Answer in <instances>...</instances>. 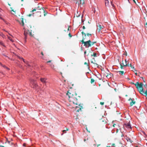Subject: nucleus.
Returning a JSON list of instances; mask_svg holds the SVG:
<instances>
[{"label":"nucleus","instance_id":"obj_1","mask_svg":"<svg viewBox=\"0 0 147 147\" xmlns=\"http://www.w3.org/2000/svg\"><path fill=\"white\" fill-rule=\"evenodd\" d=\"M135 85L140 94L145 96H147V90H146V91L144 90L143 88V84L142 83H139L137 82L135 84Z\"/></svg>","mask_w":147,"mask_h":147},{"label":"nucleus","instance_id":"obj_2","mask_svg":"<svg viewBox=\"0 0 147 147\" xmlns=\"http://www.w3.org/2000/svg\"><path fill=\"white\" fill-rule=\"evenodd\" d=\"M67 95L68 96L69 101L72 102L74 104L77 105L78 104V100L77 98L73 95H71V93L68 92L67 94Z\"/></svg>","mask_w":147,"mask_h":147},{"label":"nucleus","instance_id":"obj_3","mask_svg":"<svg viewBox=\"0 0 147 147\" xmlns=\"http://www.w3.org/2000/svg\"><path fill=\"white\" fill-rule=\"evenodd\" d=\"M84 39H83L82 42V43L84 44V45L85 46L86 48H88L89 47H91L94 44V42H92L90 40L86 42L84 41Z\"/></svg>","mask_w":147,"mask_h":147},{"label":"nucleus","instance_id":"obj_4","mask_svg":"<svg viewBox=\"0 0 147 147\" xmlns=\"http://www.w3.org/2000/svg\"><path fill=\"white\" fill-rule=\"evenodd\" d=\"M30 83L32 85L31 86L34 88H36L38 87V85L36 80L33 79H30Z\"/></svg>","mask_w":147,"mask_h":147},{"label":"nucleus","instance_id":"obj_5","mask_svg":"<svg viewBox=\"0 0 147 147\" xmlns=\"http://www.w3.org/2000/svg\"><path fill=\"white\" fill-rule=\"evenodd\" d=\"M43 8H44V7H42V5L40 4H39L38 5V6L37 7L33 9L32 11L34 12L36 11H37V10H40V11H41V10Z\"/></svg>","mask_w":147,"mask_h":147},{"label":"nucleus","instance_id":"obj_6","mask_svg":"<svg viewBox=\"0 0 147 147\" xmlns=\"http://www.w3.org/2000/svg\"><path fill=\"white\" fill-rule=\"evenodd\" d=\"M28 34H29L30 35L32 34L31 32L28 30H26L25 29L24 30V34L25 36V38L26 40L27 37V35Z\"/></svg>","mask_w":147,"mask_h":147},{"label":"nucleus","instance_id":"obj_7","mask_svg":"<svg viewBox=\"0 0 147 147\" xmlns=\"http://www.w3.org/2000/svg\"><path fill=\"white\" fill-rule=\"evenodd\" d=\"M123 127L125 129L126 127L127 129H131V127L129 123H125L123 125Z\"/></svg>","mask_w":147,"mask_h":147},{"label":"nucleus","instance_id":"obj_8","mask_svg":"<svg viewBox=\"0 0 147 147\" xmlns=\"http://www.w3.org/2000/svg\"><path fill=\"white\" fill-rule=\"evenodd\" d=\"M125 64H123V65H122L121 64V69H122L123 68V67H124L126 66H129V63L128 61H127V60L126 59L125 60Z\"/></svg>","mask_w":147,"mask_h":147},{"label":"nucleus","instance_id":"obj_9","mask_svg":"<svg viewBox=\"0 0 147 147\" xmlns=\"http://www.w3.org/2000/svg\"><path fill=\"white\" fill-rule=\"evenodd\" d=\"M98 29H99V31L100 30H101L103 28L104 26L101 23H99L97 25Z\"/></svg>","mask_w":147,"mask_h":147},{"label":"nucleus","instance_id":"obj_10","mask_svg":"<svg viewBox=\"0 0 147 147\" xmlns=\"http://www.w3.org/2000/svg\"><path fill=\"white\" fill-rule=\"evenodd\" d=\"M130 100H131V101L130 102V106H131L135 103V101H134V100L133 98L131 99V98H130L129 100L130 101Z\"/></svg>","mask_w":147,"mask_h":147},{"label":"nucleus","instance_id":"obj_11","mask_svg":"<svg viewBox=\"0 0 147 147\" xmlns=\"http://www.w3.org/2000/svg\"><path fill=\"white\" fill-rule=\"evenodd\" d=\"M38 13H44V16H45L46 14L47 13V12L45 10L44 8H43L41 10V11H38Z\"/></svg>","mask_w":147,"mask_h":147},{"label":"nucleus","instance_id":"obj_12","mask_svg":"<svg viewBox=\"0 0 147 147\" xmlns=\"http://www.w3.org/2000/svg\"><path fill=\"white\" fill-rule=\"evenodd\" d=\"M47 79L45 78H41L40 80L43 83H46V80Z\"/></svg>","mask_w":147,"mask_h":147},{"label":"nucleus","instance_id":"obj_13","mask_svg":"<svg viewBox=\"0 0 147 147\" xmlns=\"http://www.w3.org/2000/svg\"><path fill=\"white\" fill-rule=\"evenodd\" d=\"M125 138L127 142H130L131 143H132V141L131 140V139L129 138L126 136Z\"/></svg>","mask_w":147,"mask_h":147},{"label":"nucleus","instance_id":"obj_14","mask_svg":"<svg viewBox=\"0 0 147 147\" xmlns=\"http://www.w3.org/2000/svg\"><path fill=\"white\" fill-rule=\"evenodd\" d=\"M115 145L114 144H112L111 143H109L108 144L107 147H112L114 146Z\"/></svg>","mask_w":147,"mask_h":147},{"label":"nucleus","instance_id":"obj_15","mask_svg":"<svg viewBox=\"0 0 147 147\" xmlns=\"http://www.w3.org/2000/svg\"><path fill=\"white\" fill-rule=\"evenodd\" d=\"M118 72L119 73L120 75L122 76L123 75L125 74V72L123 71H119Z\"/></svg>","mask_w":147,"mask_h":147},{"label":"nucleus","instance_id":"obj_16","mask_svg":"<svg viewBox=\"0 0 147 147\" xmlns=\"http://www.w3.org/2000/svg\"><path fill=\"white\" fill-rule=\"evenodd\" d=\"M82 35H84V36H86V35H87L88 36H89V35H91V34H89V33H88L87 34H85L84 32H82Z\"/></svg>","mask_w":147,"mask_h":147},{"label":"nucleus","instance_id":"obj_17","mask_svg":"<svg viewBox=\"0 0 147 147\" xmlns=\"http://www.w3.org/2000/svg\"><path fill=\"white\" fill-rule=\"evenodd\" d=\"M18 57L19 59H22L24 63L26 62V61L22 57H20V56H18Z\"/></svg>","mask_w":147,"mask_h":147},{"label":"nucleus","instance_id":"obj_18","mask_svg":"<svg viewBox=\"0 0 147 147\" xmlns=\"http://www.w3.org/2000/svg\"><path fill=\"white\" fill-rule=\"evenodd\" d=\"M0 45L3 46L4 47H5V45H4L3 43L0 40Z\"/></svg>","mask_w":147,"mask_h":147},{"label":"nucleus","instance_id":"obj_19","mask_svg":"<svg viewBox=\"0 0 147 147\" xmlns=\"http://www.w3.org/2000/svg\"><path fill=\"white\" fill-rule=\"evenodd\" d=\"M69 130V129H67V130H63L62 131L63 132V133H62L61 134V135H62L64 133H65L66 132V131L67 130Z\"/></svg>","mask_w":147,"mask_h":147},{"label":"nucleus","instance_id":"obj_20","mask_svg":"<svg viewBox=\"0 0 147 147\" xmlns=\"http://www.w3.org/2000/svg\"><path fill=\"white\" fill-rule=\"evenodd\" d=\"M36 11V13H37V15L39 17H40L41 16V13H40V12L39 13H38V11Z\"/></svg>","mask_w":147,"mask_h":147},{"label":"nucleus","instance_id":"obj_21","mask_svg":"<svg viewBox=\"0 0 147 147\" xmlns=\"http://www.w3.org/2000/svg\"><path fill=\"white\" fill-rule=\"evenodd\" d=\"M111 77V75L110 74H108L107 76H106V77L108 78H110Z\"/></svg>","mask_w":147,"mask_h":147},{"label":"nucleus","instance_id":"obj_22","mask_svg":"<svg viewBox=\"0 0 147 147\" xmlns=\"http://www.w3.org/2000/svg\"><path fill=\"white\" fill-rule=\"evenodd\" d=\"M26 62L25 63L26 64V66L27 67H29L30 66V64L29 63L27 62V61H26Z\"/></svg>","mask_w":147,"mask_h":147},{"label":"nucleus","instance_id":"obj_23","mask_svg":"<svg viewBox=\"0 0 147 147\" xmlns=\"http://www.w3.org/2000/svg\"><path fill=\"white\" fill-rule=\"evenodd\" d=\"M109 3V1L108 0H105V4L106 6H107V5Z\"/></svg>","mask_w":147,"mask_h":147},{"label":"nucleus","instance_id":"obj_24","mask_svg":"<svg viewBox=\"0 0 147 147\" xmlns=\"http://www.w3.org/2000/svg\"><path fill=\"white\" fill-rule=\"evenodd\" d=\"M129 67H130L131 68L133 69H135L134 67V66H133L131 64V63H130V64H129Z\"/></svg>","mask_w":147,"mask_h":147},{"label":"nucleus","instance_id":"obj_25","mask_svg":"<svg viewBox=\"0 0 147 147\" xmlns=\"http://www.w3.org/2000/svg\"><path fill=\"white\" fill-rule=\"evenodd\" d=\"M93 53V55H91V56H92L93 55L94 57H97L96 53Z\"/></svg>","mask_w":147,"mask_h":147},{"label":"nucleus","instance_id":"obj_26","mask_svg":"<svg viewBox=\"0 0 147 147\" xmlns=\"http://www.w3.org/2000/svg\"><path fill=\"white\" fill-rule=\"evenodd\" d=\"M8 39L12 42H13L14 41L11 39V38L10 37H8Z\"/></svg>","mask_w":147,"mask_h":147},{"label":"nucleus","instance_id":"obj_27","mask_svg":"<svg viewBox=\"0 0 147 147\" xmlns=\"http://www.w3.org/2000/svg\"><path fill=\"white\" fill-rule=\"evenodd\" d=\"M80 1V4H83L84 3V1H82V0H79Z\"/></svg>","mask_w":147,"mask_h":147},{"label":"nucleus","instance_id":"obj_28","mask_svg":"<svg viewBox=\"0 0 147 147\" xmlns=\"http://www.w3.org/2000/svg\"><path fill=\"white\" fill-rule=\"evenodd\" d=\"M94 79H91V83H93L94 82Z\"/></svg>","mask_w":147,"mask_h":147},{"label":"nucleus","instance_id":"obj_29","mask_svg":"<svg viewBox=\"0 0 147 147\" xmlns=\"http://www.w3.org/2000/svg\"><path fill=\"white\" fill-rule=\"evenodd\" d=\"M15 11H14L13 10H12L11 11L12 13L13 14H14V13H15Z\"/></svg>","mask_w":147,"mask_h":147},{"label":"nucleus","instance_id":"obj_30","mask_svg":"<svg viewBox=\"0 0 147 147\" xmlns=\"http://www.w3.org/2000/svg\"><path fill=\"white\" fill-rule=\"evenodd\" d=\"M50 66H51V67L52 68H53L54 67V65L52 64V63H51V64H50Z\"/></svg>","mask_w":147,"mask_h":147},{"label":"nucleus","instance_id":"obj_31","mask_svg":"<svg viewBox=\"0 0 147 147\" xmlns=\"http://www.w3.org/2000/svg\"><path fill=\"white\" fill-rule=\"evenodd\" d=\"M0 64L1 66H2L4 67V68L6 67L5 65H2V64L0 62Z\"/></svg>","mask_w":147,"mask_h":147},{"label":"nucleus","instance_id":"obj_32","mask_svg":"<svg viewBox=\"0 0 147 147\" xmlns=\"http://www.w3.org/2000/svg\"><path fill=\"white\" fill-rule=\"evenodd\" d=\"M122 63H120V65H121H121H123V64H124L123 63V60H122Z\"/></svg>","mask_w":147,"mask_h":147},{"label":"nucleus","instance_id":"obj_33","mask_svg":"<svg viewBox=\"0 0 147 147\" xmlns=\"http://www.w3.org/2000/svg\"><path fill=\"white\" fill-rule=\"evenodd\" d=\"M22 25L23 26L24 25V22H23V20H22Z\"/></svg>","mask_w":147,"mask_h":147},{"label":"nucleus","instance_id":"obj_34","mask_svg":"<svg viewBox=\"0 0 147 147\" xmlns=\"http://www.w3.org/2000/svg\"><path fill=\"white\" fill-rule=\"evenodd\" d=\"M81 109L80 108V109H78L77 110V111L78 112H79V111Z\"/></svg>","mask_w":147,"mask_h":147},{"label":"nucleus","instance_id":"obj_35","mask_svg":"<svg viewBox=\"0 0 147 147\" xmlns=\"http://www.w3.org/2000/svg\"><path fill=\"white\" fill-rule=\"evenodd\" d=\"M145 26L147 28V23H146L145 24Z\"/></svg>","mask_w":147,"mask_h":147},{"label":"nucleus","instance_id":"obj_36","mask_svg":"<svg viewBox=\"0 0 147 147\" xmlns=\"http://www.w3.org/2000/svg\"><path fill=\"white\" fill-rule=\"evenodd\" d=\"M69 36L70 37H71V36H71V34H70V33H69Z\"/></svg>","mask_w":147,"mask_h":147},{"label":"nucleus","instance_id":"obj_37","mask_svg":"<svg viewBox=\"0 0 147 147\" xmlns=\"http://www.w3.org/2000/svg\"><path fill=\"white\" fill-rule=\"evenodd\" d=\"M23 146H26V144H23Z\"/></svg>","mask_w":147,"mask_h":147},{"label":"nucleus","instance_id":"obj_38","mask_svg":"<svg viewBox=\"0 0 147 147\" xmlns=\"http://www.w3.org/2000/svg\"><path fill=\"white\" fill-rule=\"evenodd\" d=\"M104 104V102H100V104H101L102 105H103Z\"/></svg>","mask_w":147,"mask_h":147},{"label":"nucleus","instance_id":"obj_39","mask_svg":"<svg viewBox=\"0 0 147 147\" xmlns=\"http://www.w3.org/2000/svg\"><path fill=\"white\" fill-rule=\"evenodd\" d=\"M82 28L84 29H85V27L84 26H83L82 27Z\"/></svg>","mask_w":147,"mask_h":147},{"label":"nucleus","instance_id":"obj_40","mask_svg":"<svg viewBox=\"0 0 147 147\" xmlns=\"http://www.w3.org/2000/svg\"><path fill=\"white\" fill-rule=\"evenodd\" d=\"M117 131H116V133H117L118 132V130L117 129H116Z\"/></svg>","mask_w":147,"mask_h":147},{"label":"nucleus","instance_id":"obj_41","mask_svg":"<svg viewBox=\"0 0 147 147\" xmlns=\"http://www.w3.org/2000/svg\"><path fill=\"white\" fill-rule=\"evenodd\" d=\"M84 64L85 65H88L87 63H86V62H85Z\"/></svg>","mask_w":147,"mask_h":147},{"label":"nucleus","instance_id":"obj_42","mask_svg":"<svg viewBox=\"0 0 147 147\" xmlns=\"http://www.w3.org/2000/svg\"><path fill=\"white\" fill-rule=\"evenodd\" d=\"M5 68H6L8 70H9V69L8 67H5Z\"/></svg>","mask_w":147,"mask_h":147},{"label":"nucleus","instance_id":"obj_43","mask_svg":"<svg viewBox=\"0 0 147 147\" xmlns=\"http://www.w3.org/2000/svg\"><path fill=\"white\" fill-rule=\"evenodd\" d=\"M111 131H112V133H113L114 132V131H113V130H112Z\"/></svg>","mask_w":147,"mask_h":147},{"label":"nucleus","instance_id":"obj_44","mask_svg":"<svg viewBox=\"0 0 147 147\" xmlns=\"http://www.w3.org/2000/svg\"><path fill=\"white\" fill-rule=\"evenodd\" d=\"M80 15H79V14H78V16H77V17H79L80 16Z\"/></svg>","mask_w":147,"mask_h":147},{"label":"nucleus","instance_id":"obj_45","mask_svg":"<svg viewBox=\"0 0 147 147\" xmlns=\"http://www.w3.org/2000/svg\"><path fill=\"white\" fill-rule=\"evenodd\" d=\"M133 1H134V2L135 3H136V2L135 0H133Z\"/></svg>","mask_w":147,"mask_h":147},{"label":"nucleus","instance_id":"obj_46","mask_svg":"<svg viewBox=\"0 0 147 147\" xmlns=\"http://www.w3.org/2000/svg\"><path fill=\"white\" fill-rule=\"evenodd\" d=\"M51 61H48L47 62V63L50 62H51Z\"/></svg>","mask_w":147,"mask_h":147},{"label":"nucleus","instance_id":"obj_47","mask_svg":"<svg viewBox=\"0 0 147 147\" xmlns=\"http://www.w3.org/2000/svg\"><path fill=\"white\" fill-rule=\"evenodd\" d=\"M76 109H77V108H78V106H76Z\"/></svg>","mask_w":147,"mask_h":147},{"label":"nucleus","instance_id":"obj_48","mask_svg":"<svg viewBox=\"0 0 147 147\" xmlns=\"http://www.w3.org/2000/svg\"><path fill=\"white\" fill-rule=\"evenodd\" d=\"M41 54H42V55H43V53H42V52L41 53Z\"/></svg>","mask_w":147,"mask_h":147},{"label":"nucleus","instance_id":"obj_49","mask_svg":"<svg viewBox=\"0 0 147 147\" xmlns=\"http://www.w3.org/2000/svg\"><path fill=\"white\" fill-rule=\"evenodd\" d=\"M125 55H126V56L127 55V53H125Z\"/></svg>","mask_w":147,"mask_h":147},{"label":"nucleus","instance_id":"obj_50","mask_svg":"<svg viewBox=\"0 0 147 147\" xmlns=\"http://www.w3.org/2000/svg\"><path fill=\"white\" fill-rule=\"evenodd\" d=\"M29 16H31V15L30 14H29Z\"/></svg>","mask_w":147,"mask_h":147},{"label":"nucleus","instance_id":"obj_51","mask_svg":"<svg viewBox=\"0 0 147 147\" xmlns=\"http://www.w3.org/2000/svg\"><path fill=\"white\" fill-rule=\"evenodd\" d=\"M91 63H93L92 61H91Z\"/></svg>","mask_w":147,"mask_h":147},{"label":"nucleus","instance_id":"obj_52","mask_svg":"<svg viewBox=\"0 0 147 147\" xmlns=\"http://www.w3.org/2000/svg\"><path fill=\"white\" fill-rule=\"evenodd\" d=\"M82 16H83V15H82Z\"/></svg>","mask_w":147,"mask_h":147},{"label":"nucleus","instance_id":"obj_53","mask_svg":"<svg viewBox=\"0 0 147 147\" xmlns=\"http://www.w3.org/2000/svg\"><path fill=\"white\" fill-rule=\"evenodd\" d=\"M86 53V52H84V53H85H85Z\"/></svg>","mask_w":147,"mask_h":147},{"label":"nucleus","instance_id":"obj_54","mask_svg":"<svg viewBox=\"0 0 147 147\" xmlns=\"http://www.w3.org/2000/svg\"><path fill=\"white\" fill-rule=\"evenodd\" d=\"M85 140H85V139H84V141H85Z\"/></svg>","mask_w":147,"mask_h":147},{"label":"nucleus","instance_id":"obj_55","mask_svg":"<svg viewBox=\"0 0 147 147\" xmlns=\"http://www.w3.org/2000/svg\"><path fill=\"white\" fill-rule=\"evenodd\" d=\"M68 30H69V28H68Z\"/></svg>","mask_w":147,"mask_h":147},{"label":"nucleus","instance_id":"obj_56","mask_svg":"<svg viewBox=\"0 0 147 147\" xmlns=\"http://www.w3.org/2000/svg\"><path fill=\"white\" fill-rule=\"evenodd\" d=\"M68 65H67V67H68Z\"/></svg>","mask_w":147,"mask_h":147},{"label":"nucleus","instance_id":"obj_57","mask_svg":"<svg viewBox=\"0 0 147 147\" xmlns=\"http://www.w3.org/2000/svg\"><path fill=\"white\" fill-rule=\"evenodd\" d=\"M113 5H112L113 6Z\"/></svg>","mask_w":147,"mask_h":147}]
</instances>
